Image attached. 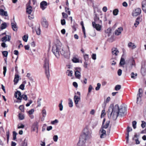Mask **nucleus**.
Wrapping results in <instances>:
<instances>
[{"label": "nucleus", "mask_w": 146, "mask_h": 146, "mask_svg": "<svg viewBox=\"0 0 146 146\" xmlns=\"http://www.w3.org/2000/svg\"><path fill=\"white\" fill-rule=\"evenodd\" d=\"M52 51L57 58H58L60 56L59 52L65 57L69 56L70 54L69 47L68 46L66 48L64 47L60 42L53 45Z\"/></svg>", "instance_id": "f257e3e1"}, {"label": "nucleus", "mask_w": 146, "mask_h": 146, "mask_svg": "<svg viewBox=\"0 0 146 146\" xmlns=\"http://www.w3.org/2000/svg\"><path fill=\"white\" fill-rule=\"evenodd\" d=\"M111 108L112 109L111 116L114 120L116 119L118 116H123L125 114L126 109L124 107H119L118 105L116 104L114 106L111 105L110 106Z\"/></svg>", "instance_id": "f03ea898"}, {"label": "nucleus", "mask_w": 146, "mask_h": 146, "mask_svg": "<svg viewBox=\"0 0 146 146\" xmlns=\"http://www.w3.org/2000/svg\"><path fill=\"white\" fill-rule=\"evenodd\" d=\"M91 137L90 133L87 127L85 128L82 133L79 137V141L77 143L78 146H82L86 142V140Z\"/></svg>", "instance_id": "7ed1b4c3"}, {"label": "nucleus", "mask_w": 146, "mask_h": 146, "mask_svg": "<svg viewBox=\"0 0 146 146\" xmlns=\"http://www.w3.org/2000/svg\"><path fill=\"white\" fill-rule=\"evenodd\" d=\"M110 123L109 121H107L105 125H102L101 128L100 130L99 134L101 138H105L106 136V132L107 133H109L110 129L107 131V128L108 127Z\"/></svg>", "instance_id": "20e7f679"}, {"label": "nucleus", "mask_w": 146, "mask_h": 146, "mask_svg": "<svg viewBox=\"0 0 146 146\" xmlns=\"http://www.w3.org/2000/svg\"><path fill=\"white\" fill-rule=\"evenodd\" d=\"M44 67L45 68V73L47 78H49L50 75L49 70V58L48 57L44 58Z\"/></svg>", "instance_id": "39448f33"}, {"label": "nucleus", "mask_w": 146, "mask_h": 146, "mask_svg": "<svg viewBox=\"0 0 146 146\" xmlns=\"http://www.w3.org/2000/svg\"><path fill=\"white\" fill-rule=\"evenodd\" d=\"M126 64L129 65V68L131 70L132 67L135 66V64L134 60L133 58H130L126 61Z\"/></svg>", "instance_id": "423d86ee"}, {"label": "nucleus", "mask_w": 146, "mask_h": 146, "mask_svg": "<svg viewBox=\"0 0 146 146\" xmlns=\"http://www.w3.org/2000/svg\"><path fill=\"white\" fill-rule=\"evenodd\" d=\"M92 24L93 27L95 28L96 30L100 31L101 30L102 27V25L99 24H96L95 22H92Z\"/></svg>", "instance_id": "0eeeda50"}, {"label": "nucleus", "mask_w": 146, "mask_h": 146, "mask_svg": "<svg viewBox=\"0 0 146 146\" xmlns=\"http://www.w3.org/2000/svg\"><path fill=\"white\" fill-rule=\"evenodd\" d=\"M141 12V10L140 8H137L133 11L132 14L133 16L136 17L139 15Z\"/></svg>", "instance_id": "6e6552de"}, {"label": "nucleus", "mask_w": 146, "mask_h": 146, "mask_svg": "<svg viewBox=\"0 0 146 146\" xmlns=\"http://www.w3.org/2000/svg\"><path fill=\"white\" fill-rule=\"evenodd\" d=\"M74 103L76 106L77 108H79V106L78 105V102L80 100V96H77L75 95L74 97Z\"/></svg>", "instance_id": "1a4fd4ad"}, {"label": "nucleus", "mask_w": 146, "mask_h": 146, "mask_svg": "<svg viewBox=\"0 0 146 146\" xmlns=\"http://www.w3.org/2000/svg\"><path fill=\"white\" fill-rule=\"evenodd\" d=\"M94 21L92 22H95L96 24H99L102 25V21L100 20L98 16V15L96 14H95V17H94Z\"/></svg>", "instance_id": "9d476101"}, {"label": "nucleus", "mask_w": 146, "mask_h": 146, "mask_svg": "<svg viewBox=\"0 0 146 146\" xmlns=\"http://www.w3.org/2000/svg\"><path fill=\"white\" fill-rule=\"evenodd\" d=\"M142 90L141 89L139 88V92L138 93L137 96V103H139L141 101V97L142 96Z\"/></svg>", "instance_id": "9b49d317"}, {"label": "nucleus", "mask_w": 146, "mask_h": 146, "mask_svg": "<svg viewBox=\"0 0 146 146\" xmlns=\"http://www.w3.org/2000/svg\"><path fill=\"white\" fill-rule=\"evenodd\" d=\"M22 96L21 92L19 91H17L15 94V97L17 98L18 100H20L21 99Z\"/></svg>", "instance_id": "f8f14e48"}, {"label": "nucleus", "mask_w": 146, "mask_h": 146, "mask_svg": "<svg viewBox=\"0 0 146 146\" xmlns=\"http://www.w3.org/2000/svg\"><path fill=\"white\" fill-rule=\"evenodd\" d=\"M47 6V3L45 1H42L40 3V7L42 10H44L46 8Z\"/></svg>", "instance_id": "ddd939ff"}, {"label": "nucleus", "mask_w": 146, "mask_h": 146, "mask_svg": "<svg viewBox=\"0 0 146 146\" xmlns=\"http://www.w3.org/2000/svg\"><path fill=\"white\" fill-rule=\"evenodd\" d=\"M11 36L10 35H6L5 36L3 37L2 38L1 40L2 41L6 42L9 41L11 39Z\"/></svg>", "instance_id": "4468645a"}, {"label": "nucleus", "mask_w": 146, "mask_h": 146, "mask_svg": "<svg viewBox=\"0 0 146 146\" xmlns=\"http://www.w3.org/2000/svg\"><path fill=\"white\" fill-rule=\"evenodd\" d=\"M11 26L12 28L14 31H17L18 28L17 24L15 22H12L11 23Z\"/></svg>", "instance_id": "2eb2a0df"}, {"label": "nucleus", "mask_w": 146, "mask_h": 146, "mask_svg": "<svg viewBox=\"0 0 146 146\" xmlns=\"http://www.w3.org/2000/svg\"><path fill=\"white\" fill-rule=\"evenodd\" d=\"M77 68H75V70H76L75 71V75L76 77L78 79H80V78L81 75L80 72L77 70Z\"/></svg>", "instance_id": "dca6fc26"}, {"label": "nucleus", "mask_w": 146, "mask_h": 146, "mask_svg": "<svg viewBox=\"0 0 146 146\" xmlns=\"http://www.w3.org/2000/svg\"><path fill=\"white\" fill-rule=\"evenodd\" d=\"M42 24L43 26L45 28H48V22L45 19H43L42 22Z\"/></svg>", "instance_id": "f3484780"}, {"label": "nucleus", "mask_w": 146, "mask_h": 146, "mask_svg": "<svg viewBox=\"0 0 146 146\" xmlns=\"http://www.w3.org/2000/svg\"><path fill=\"white\" fill-rule=\"evenodd\" d=\"M122 31L123 28L122 27H120L119 28L115 31V35H120Z\"/></svg>", "instance_id": "a211bd4d"}, {"label": "nucleus", "mask_w": 146, "mask_h": 146, "mask_svg": "<svg viewBox=\"0 0 146 146\" xmlns=\"http://www.w3.org/2000/svg\"><path fill=\"white\" fill-rule=\"evenodd\" d=\"M42 117L41 118V121H43L44 120V118L46 115V112L45 109L42 110Z\"/></svg>", "instance_id": "6ab92c4d"}, {"label": "nucleus", "mask_w": 146, "mask_h": 146, "mask_svg": "<svg viewBox=\"0 0 146 146\" xmlns=\"http://www.w3.org/2000/svg\"><path fill=\"white\" fill-rule=\"evenodd\" d=\"M33 11L32 8L30 5L27 6L26 8V12L28 14H31Z\"/></svg>", "instance_id": "aec40b11"}, {"label": "nucleus", "mask_w": 146, "mask_h": 146, "mask_svg": "<svg viewBox=\"0 0 146 146\" xmlns=\"http://www.w3.org/2000/svg\"><path fill=\"white\" fill-rule=\"evenodd\" d=\"M112 53L113 55L117 56L119 53V51L117 48H113L112 50Z\"/></svg>", "instance_id": "412c9836"}, {"label": "nucleus", "mask_w": 146, "mask_h": 146, "mask_svg": "<svg viewBox=\"0 0 146 146\" xmlns=\"http://www.w3.org/2000/svg\"><path fill=\"white\" fill-rule=\"evenodd\" d=\"M0 14L1 15L7 16L8 14L7 11H4L3 9H0Z\"/></svg>", "instance_id": "4be33fe9"}, {"label": "nucleus", "mask_w": 146, "mask_h": 146, "mask_svg": "<svg viewBox=\"0 0 146 146\" xmlns=\"http://www.w3.org/2000/svg\"><path fill=\"white\" fill-rule=\"evenodd\" d=\"M142 8L143 11L146 13V1H144L142 3Z\"/></svg>", "instance_id": "5701e85b"}, {"label": "nucleus", "mask_w": 146, "mask_h": 146, "mask_svg": "<svg viewBox=\"0 0 146 146\" xmlns=\"http://www.w3.org/2000/svg\"><path fill=\"white\" fill-rule=\"evenodd\" d=\"M19 76L18 74H15V78L14 80V82L15 83L14 84H15L18 83L19 80Z\"/></svg>", "instance_id": "b1692460"}, {"label": "nucleus", "mask_w": 146, "mask_h": 146, "mask_svg": "<svg viewBox=\"0 0 146 146\" xmlns=\"http://www.w3.org/2000/svg\"><path fill=\"white\" fill-rule=\"evenodd\" d=\"M128 46L129 47L132 49H134L136 47V46L134 44L131 42L129 43Z\"/></svg>", "instance_id": "393cba45"}, {"label": "nucleus", "mask_w": 146, "mask_h": 146, "mask_svg": "<svg viewBox=\"0 0 146 146\" xmlns=\"http://www.w3.org/2000/svg\"><path fill=\"white\" fill-rule=\"evenodd\" d=\"M7 27V23L4 22L1 25V29L2 30H3L5 29Z\"/></svg>", "instance_id": "a878e982"}, {"label": "nucleus", "mask_w": 146, "mask_h": 146, "mask_svg": "<svg viewBox=\"0 0 146 146\" xmlns=\"http://www.w3.org/2000/svg\"><path fill=\"white\" fill-rule=\"evenodd\" d=\"M131 78L133 79H135L136 78V77L137 76V74L136 73L134 74V72H132L131 73Z\"/></svg>", "instance_id": "bb28decb"}, {"label": "nucleus", "mask_w": 146, "mask_h": 146, "mask_svg": "<svg viewBox=\"0 0 146 146\" xmlns=\"http://www.w3.org/2000/svg\"><path fill=\"white\" fill-rule=\"evenodd\" d=\"M62 100H61L59 103L58 106L59 107V109L60 111H62L63 109V106L62 104Z\"/></svg>", "instance_id": "cd10ccee"}, {"label": "nucleus", "mask_w": 146, "mask_h": 146, "mask_svg": "<svg viewBox=\"0 0 146 146\" xmlns=\"http://www.w3.org/2000/svg\"><path fill=\"white\" fill-rule=\"evenodd\" d=\"M68 105L70 107H72L73 106V102L72 99L69 98L68 99Z\"/></svg>", "instance_id": "c85d7f7f"}, {"label": "nucleus", "mask_w": 146, "mask_h": 146, "mask_svg": "<svg viewBox=\"0 0 146 146\" xmlns=\"http://www.w3.org/2000/svg\"><path fill=\"white\" fill-rule=\"evenodd\" d=\"M67 74L70 76H72L73 74V71L72 70H68L67 72Z\"/></svg>", "instance_id": "c756f323"}, {"label": "nucleus", "mask_w": 146, "mask_h": 146, "mask_svg": "<svg viewBox=\"0 0 146 146\" xmlns=\"http://www.w3.org/2000/svg\"><path fill=\"white\" fill-rule=\"evenodd\" d=\"M125 64V60L124 58H121V59L119 64L121 66Z\"/></svg>", "instance_id": "7c9ffc66"}, {"label": "nucleus", "mask_w": 146, "mask_h": 146, "mask_svg": "<svg viewBox=\"0 0 146 146\" xmlns=\"http://www.w3.org/2000/svg\"><path fill=\"white\" fill-rule=\"evenodd\" d=\"M83 56L85 61H88L89 60L88 55L85 54H83Z\"/></svg>", "instance_id": "2f4dec72"}, {"label": "nucleus", "mask_w": 146, "mask_h": 146, "mask_svg": "<svg viewBox=\"0 0 146 146\" xmlns=\"http://www.w3.org/2000/svg\"><path fill=\"white\" fill-rule=\"evenodd\" d=\"M28 38V35H25L23 37V40L24 41L26 42H27Z\"/></svg>", "instance_id": "473e14b6"}, {"label": "nucleus", "mask_w": 146, "mask_h": 146, "mask_svg": "<svg viewBox=\"0 0 146 146\" xmlns=\"http://www.w3.org/2000/svg\"><path fill=\"white\" fill-rule=\"evenodd\" d=\"M119 10L117 9H115L113 11V14L114 15H116L118 14Z\"/></svg>", "instance_id": "72a5a7b5"}, {"label": "nucleus", "mask_w": 146, "mask_h": 146, "mask_svg": "<svg viewBox=\"0 0 146 146\" xmlns=\"http://www.w3.org/2000/svg\"><path fill=\"white\" fill-rule=\"evenodd\" d=\"M24 127V125L22 123L19 124L17 125V128L19 129L23 128Z\"/></svg>", "instance_id": "f704fd0d"}, {"label": "nucleus", "mask_w": 146, "mask_h": 146, "mask_svg": "<svg viewBox=\"0 0 146 146\" xmlns=\"http://www.w3.org/2000/svg\"><path fill=\"white\" fill-rule=\"evenodd\" d=\"M111 28H109L107 29L106 31L105 32L106 33L108 34V35L109 36L110 34L111 33Z\"/></svg>", "instance_id": "c9c22d12"}, {"label": "nucleus", "mask_w": 146, "mask_h": 146, "mask_svg": "<svg viewBox=\"0 0 146 146\" xmlns=\"http://www.w3.org/2000/svg\"><path fill=\"white\" fill-rule=\"evenodd\" d=\"M17 134V133L15 131H13V137L14 140H15L16 139V135Z\"/></svg>", "instance_id": "e433bc0d"}, {"label": "nucleus", "mask_w": 146, "mask_h": 146, "mask_svg": "<svg viewBox=\"0 0 146 146\" xmlns=\"http://www.w3.org/2000/svg\"><path fill=\"white\" fill-rule=\"evenodd\" d=\"M58 137L57 135H54L53 137V141L55 142H57L58 141Z\"/></svg>", "instance_id": "4c0bfd02"}, {"label": "nucleus", "mask_w": 146, "mask_h": 146, "mask_svg": "<svg viewBox=\"0 0 146 146\" xmlns=\"http://www.w3.org/2000/svg\"><path fill=\"white\" fill-rule=\"evenodd\" d=\"M137 122L136 121H134L132 122V126L133 128L135 129L136 127Z\"/></svg>", "instance_id": "58836bf2"}, {"label": "nucleus", "mask_w": 146, "mask_h": 146, "mask_svg": "<svg viewBox=\"0 0 146 146\" xmlns=\"http://www.w3.org/2000/svg\"><path fill=\"white\" fill-rule=\"evenodd\" d=\"M41 100H42L41 98H39L38 99L37 103H38V104L37 106L38 107H40L41 106V104L40 101H41Z\"/></svg>", "instance_id": "ea45409f"}, {"label": "nucleus", "mask_w": 146, "mask_h": 146, "mask_svg": "<svg viewBox=\"0 0 146 146\" xmlns=\"http://www.w3.org/2000/svg\"><path fill=\"white\" fill-rule=\"evenodd\" d=\"M19 118L21 120H23L24 118V116L23 114H19Z\"/></svg>", "instance_id": "a19ab883"}, {"label": "nucleus", "mask_w": 146, "mask_h": 146, "mask_svg": "<svg viewBox=\"0 0 146 146\" xmlns=\"http://www.w3.org/2000/svg\"><path fill=\"white\" fill-rule=\"evenodd\" d=\"M121 88V86L120 85H117L115 86V89L117 91L120 90Z\"/></svg>", "instance_id": "79ce46f5"}, {"label": "nucleus", "mask_w": 146, "mask_h": 146, "mask_svg": "<svg viewBox=\"0 0 146 146\" xmlns=\"http://www.w3.org/2000/svg\"><path fill=\"white\" fill-rule=\"evenodd\" d=\"M72 61L74 63H77L79 62V60L76 58H74L72 59Z\"/></svg>", "instance_id": "37998d69"}, {"label": "nucleus", "mask_w": 146, "mask_h": 146, "mask_svg": "<svg viewBox=\"0 0 146 146\" xmlns=\"http://www.w3.org/2000/svg\"><path fill=\"white\" fill-rule=\"evenodd\" d=\"M23 98L26 101L27 100V97L26 95L23 94L22 96L21 99Z\"/></svg>", "instance_id": "c03bdc74"}, {"label": "nucleus", "mask_w": 146, "mask_h": 146, "mask_svg": "<svg viewBox=\"0 0 146 146\" xmlns=\"http://www.w3.org/2000/svg\"><path fill=\"white\" fill-rule=\"evenodd\" d=\"M36 32L37 34L38 35H40V28H38L36 30Z\"/></svg>", "instance_id": "a18cd8bd"}, {"label": "nucleus", "mask_w": 146, "mask_h": 146, "mask_svg": "<svg viewBox=\"0 0 146 146\" xmlns=\"http://www.w3.org/2000/svg\"><path fill=\"white\" fill-rule=\"evenodd\" d=\"M132 130V129L129 126H128L127 128V134H129V132Z\"/></svg>", "instance_id": "49530a36"}, {"label": "nucleus", "mask_w": 146, "mask_h": 146, "mask_svg": "<svg viewBox=\"0 0 146 146\" xmlns=\"http://www.w3.org/2000/svg\"><path fill=\"white\" fill-rule=\"evenodd\" d=\"M146 125V123L144 121H142V124H141V126L143 128L145 127Z\"/></svg>", "instance_id": "de8ad7c7"}, {"label": "nucleus", "mask_w": 146, "mask_h": 146, "mask_svg": "<svg viewBox=\"0 0 146 146\" xmlns=\"http://www.w3.org/2000/svg\"><path fill=\"white\" fill-rule=\"evenodd\" d=\"M3 55L5 57H7L8 54V52L7 51H4L2 52Z\"/></svg>", "instance_id": "09e8293b"}, {"label": "nucleus", "mask_w": 146, "mask_h": 146, "mask_svg": "<svg viewBox=\"0 0 146 146\" xmlns=\"http://www.w3.org/2000/svg\"><path fill=\"white\" fill-rule=\"evenodd\" d=\"M101 85L100 83H98L97 84V86L96 88V90H99L100 87Z\"/></svg>", "instance_id": "8fccbe9b"}, {"label": "nucleus", "mask_w": 146, "mask_h": 146, "mask_svg": "<svg viewBox=\"0 0 146 146\" xmlns=\"http://www.w3.org/2000/svg\"><path fill=\"white\" fill-rule=\"evenodd\" d=\"M3 74L4 75V76H5V75L7 71V68L6 66H4L3 68Z\"/></svg>", "instance_id": "3c124183"}, {"label": "nucleus", "mask_w": 146, "mask_h": 146, "mask_svg": "<svg viewBox=\"0 0 146 146\" xmlns=\"http://www.w3.org/2000/svg\"><path fill=\"white\" fill-rule=\"evenodd\" d=\"M33 130L34 131H36V133H38V127H35L33 126Z\"/></svg>", "instance_id": "603ef678"}, {"label": "nucleus", "mask_w": 146, "mask_h": 146, "mask_svg": "<svg viewBox=\"0 0 146 146\" xmlns=\"http://www.w3.org/2000/svg\"><path fill=\"white\" fill-rule=\"evenodd\" d=\"M93 88L92 86L91 85H90L88 89V93H90Z\"/></svg>", "instance_id": "864d4df0"}, {"label": "nucleus", "mask_w": 146, "mask_h": 146, "mask_svg": "<svg viewBox=\"0 0 146 146\" xmlns=\"http://www.w3.org/2000/svg\"><path fill=\"white\" fill-rule=\"evenodd\" d=\"M106 115V113H105V110H102V113L101 114V117H104L105 115Z\"/></svg>", "instance_id": "5fc2aeb1"}, {"label": "nucleus", "mask_w": 146, "mask_h": 146, "mask_svg": "<svg viewBox=\"0 0 146 146\" xmlns=\"http://www.w3.org/2000/svg\"><path fill=\"white\" fill-rule=\"evenodd\" d=\"M61 23L62 25H63L65 24L66 21L64 19H61Z\"/></svg>", "instance_id": "6e6d98bb"}, {"label": "nucleus", "mask_w": 146, "mask_h": 146, "mask_svg": "<svg viewBox=\"0 0 146 146\" xmlns=\"http://www.w3.org/2000/svg\"><path fill=\"white\" fill-rule=\"evenodd\" d=\"M34 112V110L33 109H32L29 111H28V113L29 115H31Z\"/></svg>", "instance_id": "4d7b16f0"}, {"label": "nucleus", "mask_w": 146, "mask_h": 146, "mask_svg": "<svg viewBox=\"0 0 146 146\" xmlns=\"http://www.w3.org/2000/svg\"><path fill=\"white\" fill-rule=\"evenodd\" d=\"M58 120L56 119H55L54 120L51 121V123L52 124L54 125L55 123H58Z\"/></svg>", "instance_id": "13d9d810"}, {"label": "nucleus", "mask_w": 146, "mask_h": 146, "mask_svg": "<svg viewBox=\"0 0 146 146\" xmlns=\"http://www.w3.org/2000/svg\"><path fill=\"white\" fill-rule=\"evenodd\" d=\"M122 70L121 69H119L117 71V74L119 76H120L122 74Z\"/></svg>", "instance_id": "bf43d9fd"}, {"label": "nucleus", "mask_w": 146, "mask_h": 146, "mask_svg": "<svg viewBox=\"0 0 146 146\" xmlns=\"http://www.w3.org/2000/svg\"><path fill=\"white\" fill-rule=\"evenodd\" d=\"M25 85L24 84H22L19 87V88L23 90L24 89Z\"/></svg>", "instance_id": "052dcab7"}, {"label": "nucleus", "mask_w": 146, "mask_h": 146, "mask_svg": "<svg viewBox=\"0 0 146 146\" xmlns=\"http://www.w3.org/2000/svg\"><path fill=\"white\" fill-rule=\"evenodd\" d=\"M19 109L22 111H24V107L23 105H21L19 107Z\"/></svg>", "instance_id": "680f3d73"}, {"label": "nucleus", "mask_w": 146, "mask_h": 146, "mask_svg": "<svg viewBox=\"0 0 146 146\" xmlns=\"http://www.w3.org/2000/svg\"><path fill=\"white\" fill-rule=\"evenodd\" d=\"M29 102L26 105V106L27 107L29 106L33 102V101L31 100H29Z\"/></svg>", "instance_id": "e2e57ef3"}, {"label": "nucleus", "mask_w": 146, "mask_h": 146, "mask_svg": "<svg viewBox=\"0 0 146 146\" xmlns=\"http://www.w3.org/2000/svg\"><path fill=\"white\" fill-rule=\"evenodd\" d=\"M62 14L63 17L64 18H66L68 17V15H67L66 14L64 13H62Z\"/></svg>", "instance_id": "0e129e2a"}, {"label": "nucleus", "mask_w": 146, "mask_h": 146, "mask_svg": "<svg viewBox=\"0 0 146 146\" xmlns=\"http://www.w3.org/2000/svg\"><path fill=\"white\" fill-rule=\"evenodd\" d=\"M108 10L106 6H104L102 8V10L104 12H106Z\"/></svg>", "instance_id": "69168bd1"}, {"label": "nucleus", "mask_w": 146, "mask_h": 146, "mask_svg": "<svg viewBox=\"0 0 146 146\" xmlns=\"http://www.w3.org/2000/svg\"><path fill=\"white\" fill-rule=\"evenodd\" d=\"M73 86L76 88H77L78 85L77 83L76 82H74L73 83Z\"/></svg>", "instance_id": "338daca9"}, {"label": "nucleus", "mask_w": 146, "mask_h": 146, "mask_svg": "<svg viewBox=\"0 0 146 146\" xmlns=\"http://www.w3.org/2000/svg\"><path fill=\"white\" fill-rule=\"evenodd\" d=\"M92 58L94 60L96 59V54H93L92 55Z\"/></svg>", "instance_id": "774afa93"}]
</instances>
